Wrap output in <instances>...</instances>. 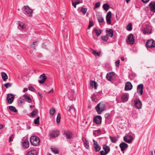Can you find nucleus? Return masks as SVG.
Masks as SVG:
<instances>
[{
  "instance_id": "nucleus-13",
  "label": "nucleus",
  "mask_w": 155,
  "mask_h": 155,
  "mask_svg": "<svg viewBox=\"0 0 155 155\" xmlns=\"http://www.w3.org/2000/svg\"><path fill=\"white\" fill-rule=\"evenodd\" d=\"M119 147L120 148L121 150L123 152L128 147V145L125 142H122L120 144Z\"/></svg>"
},
{
  "instance_id": "nucleus-51",
  "label": "nucleus",
  "mask_w": 155,
  "mask_h": 155,
  "mask_svg": "<svg viewBox=\"0 0 155 155\" xmlns=\"http://www.w3.org/2000/svg\"><path fill=\"white\" fill-rule=\"evenodd\" d=\"M91 99L92 101H95V97L94 94H93L92 95H91Z\"/></svg>"
},
{
  "instance_id": "nucleus-2",
  "label": "nucleus",
  "mask_w": 155,
  "mask_h": 155,
  "mask_svg": "<svg viewBox=\"0 0 155 155\" xmlns=\"http://www.w3.org/2000/svg\"><path fill=\"white\" fill-rule=\"evenodd\" d=\"M30 141L31 143L34 146L38 145L40 142L39 138L35 136H31L30 138Z\"/></svg>"
},
{
  "instance_id": "nucleus-4",
  "label": "nucleus",
  "mask_w": 155,
  "mask_h": 155,
  "mask_svg": "<svg viewBox=\"0 0 155 155\" xmlns=\"http://www.w3.org/2000/svg\"><path fill=\"white\" fill-rule=\"evenodd\" d=\"M23 8H24L25 11L26 12V14L29 17H31L33 13L32 10L28 6H24Z\"/></svg>"
},
{
  "instance_id": "nucleus-27",
  "label": "nucleus",
  "mask_w": 155,
  "mask_h": 155,
  "mask_svg": "<svg viewBox=\"0 0 155 155\" xmlns=\"http://www.w3.org/2000/svg\"><path fill=\"white\" fill-rule=\"evenodd\" d=\"M22 146L23 147L25 148H27L29 147V143L28 141L27 140H25L22 143Z\"/></svg>"
},
{
  "instance_id": "nucleus-5",
  "label": "nucleus",
  "mask_w": 155,
  "mask_h": 155,
  "mask_svg": "<svg viewBox=\"0 0 155 155\" xmlns=\"http://www.w3.org/2000/svg\"><path fill=\"white\" fill-rule=\"evenodd\" d=\"M93 122L97 124H100L102 122V117L101 116H97L94 117Z\"/></svg>"
},
{
  "instance_id": "nucleus-43",
  "label": "nucleus",
  "mask_w": 155,
  "mask_h": 155,
  "mask_svg": "<svg viewBox=\"0 0 155 155\" xmlns=\"http://www.w3.org/2000/svg\"><path fill=\"white\" fill-rule=\"evenodd\" d=\"M98 21L99 23H102L104 21V19L103 17H99L98 18Z\"/></svg>"
},
{
  "instance_id": "nucleus-36",
  "label": "nucleus",
  "mask_w": 155,
  "mask_h": 155,
  "mask_svg": "<svg viewBox=\"0 0 155 155\" xmlns=\"http://www.w3.org/2000/svg\"><path fill=\"white\" fill-rule=\"evenodd\" d=\"M104 9L106 11H107L109 9V6L107 4H104L103 6Z\"/></svg>"
},
{
  "instance_id": "nucleus-26",
  "label": "nucleus",
  "mask_w": 155,
  "mask_h": 155,
  "mask_svg": "<svg viewBox=\"0 0 155 155\" xmlns=\"http://www.w3.org/2000/svg\"><path fill=\"white\" fill-rule=\"evenodd\" d=\"M90 85L92 87H94L95 89H97V84L96 82L94 81H91Z\"/></svg>"
},
{
  "instance_id": "nucleus-37",
  "label": "nucleus",
  "mask_w": 155,
  "mask_h": 155,
  "mask_svg": "<svg viewBox=\"0 0 155 155\" xmlns=\"http://www.w3.org/2000/svg\"><path fill=\"white\" fill-rule=\"evenodd\" d=\"M127 29L128 31H131L132 29V25L131 23H129L127 27Z\"/></svg>"
},
{
  "instance_id": "nucleus-16",
  "label": "nucleus",
  "mask_w": 155,
  "mask_h": 155,
  "mask_svg": "<svg viewBox=\"0 0 155 155\" xmlns=\"http://www.w3.org/2000/svg\"><path fill=\"white\" fill-rule=\"evenodd\" d=\"M68 114L69 113L72 115L73 114H75V110L73 105H71L69 107V109L68 110Z\"/></svg>"
},
{
  "instance_id": "nucleus-23",
  "label": "nucleus",
  "mask_w": 155,
  "mask_h": 155,
  "mask_svg": "<svg viewBox=\"0 0 155 155\" xmlns=\"http://www.w3.org/2000/svg\"><path fill=\"white\" fill-rule=\"evenodd\" d=\"M38 113V110L37 109H35L31 113V117L34 118L36 117Z\"/></svg>"
},
{
  "instance_id": "nucleus-11",
  "label": "nucleus",
  "mask_w": 155,
  "mask_h": 155,
  "mask_svg": "<svg viewBox=\"0 0 155 155\" xmlns=\"http://www.w3.org/2000/svg\"><path fill=\"white\" fill-rule=\"evenodd\" d=\"M6 99L8 101V103L12 104L14 99L13 95L12 94H8L7 95Z\"/></svg>"
},
{
  "instance_id": "nucleus-48",
  "label": "nucleus",
  "mask_w": 155,
  "mask_h": 155,
  "mask_svg": "<svg viewBox=\"0 0 155 155\" xmlns=\"http://www.w3.org/2000/svg\"><path fill=\"white\" fill-rule=\"evenodd\" d=\"M29 90L33 92H34L35 91V89L33 88L32 87L30 86L28 87Z\"/></svg>"
},
{
  "instance_id": "nucleus-53",
  "label": "nucleus",
  "mask_w": 155,
  "mask_h": 155,
  "mask_svg": "<svg viewBox=\"0 0 155 155\" xmlns=\"http://www.w3.org/2000/svg\"><path fill=\"white\" fill-rule=\"evenodd\" d=\"M143 32L144 35H146V34L149 33V32L147 31L145 28L144 29V30L143 31Z\"/></svg>"
},
{
  "instance_id": "nucleus-18",
  "label": "nucleus",
  "mask_w": 155,
  "mask_h": 155,
  "mask_svg": "<svg viewBox=\"0 0 155 155\" xmlns=\"http://www.w3.org/2000/svg\"><path fill=\"white\" fill-rule=\"evenodd\" d=\"M59 135V132L58 130L52 131L50 133V135L52 137H55L58 136Z\"/></svg>"
},
{
  "instance_id": "nucleus-32",
  "label": "nucleus",
  "mask_w": 155,
  "mask_h": 155,
  "mask_svg": "<svg viewBox=\"0 0 155 155\" xmlns=\"http://www.w3.org/2000/svg\"><path fill=\"white\" fill-rule=\"evenodd\" d=\"M9 110L11 111H13L15 113L17 112V110L15 107L13 106H10L9 107Z\"/></svg>"
},
{
  "instance_id": "nucleus-44",
  "label": "nucleus",
  "mask_w": 155,
  "mask_h": 155,
  "mask_svg": "<svg viewBox=\"0 0 155 155\" xmlns=\"http://www.w3.org/2000/svg\"><path fill=\"white\" fill-rule=\"evenodd\" d=\"M12 84L9 83H7L5 84V87L6 88H8L10 87L12 85Z\"/></svg>"
},
{
  "instance_id": "nucleus-6",
  "label": "nucleus",
  "mask_w": 155,
  "mask_h": 155,
  "mask_svg": "<svg viewBox=\"0 0 155 155\" xmlns=\"http://www.w3.org/2000/svg\"><path fill=\"white\" fill-rule=\"evenodd\" d=\"M134 105L137 109H141L142 107V103L140 100L135 99L134 101Z\"/></svg>"
},
{
  "instance_id": "nucleus-30",
  "label": "nucleus",
  "mask_w": 155,
  "mask_h": 155,
  "mask_svg": "<svg viewBox=\"0 0 155 155\" xmlns=\"http://www.w3.org/2000/svg\"><path fill=\"white\" fill-rule=\"evenodd\" d=\"M23 97L25 98V100L27 102H28L29 103H30L32 102L31 99L29 96L25 94H24L23 95Z\"/></svg>"
},
{
  "instance_id": "nucleus-56",
  "label": "nucleus",
  "mask_w": 155,
  "mask_h": 155,
  "mask_svg": "<svg viewBox=\"0 0 155 155\" xmlns=\"http://www.w3.org/2000/svg\"><path fill=\"white\" fill-rule=\"evenodd\" d=\"M38 94L40 96L41 99H42L43 97V95L42 94H40L39 92H38Z\"/></svg>"
},
{
  "instance_id": "nucleus-3",
  "label": "nucleus",
  "mask_w": 155,
  "mask_h": 155,
  "mask_svg": "<svg viewBox=\"0 0 155 155\" xmlns=\"http://www.w3.org/2000/svg\"><path fill=\"white\" fill-rule=\"evenodd\" d=\"M146 46L147 48H153L155 47V41L153 39H149L146 42Z\"/></svg>"
},
{
  "instance_id": "nucleus-46",
  "label": "nucleus",
  "mask_w": 155,
  "mask_h": 155,
  "mask_svg": "<svg viewBox=\"0 0 155 155\" xmlns=\"http://www.w3.org/2000/svg\"><path fill=\"white\" fill-rule=\"evenodd\" d=\"M51 151L53 152L54 154H58V151L55 149H53L52 148H51Z\"/></svg>"
},
{
  "instance_id": "nucleus-15",
  "label": "nucleus",
  "mask_w": 155,
  "mask_h": 155,
  "mask_svg": "<svg viewBox=\"0 0 155 155\" xmlns=\"http://www.w3.org/2000/svg\"><path fill=\"white\" fill-rule=\"evenodd\" d=\"M47 78V77L46 76L45 74H43L40 75L39 77V78L41 79V80L39 81V82L41 84H42L44 83L46 80Z\"/></svg>"
},
{
  "instance_id": "nucleus-28",
  "label": "nucleus",
  "mask_w": 155,
  "mask_h": 155,
  "mask_svg": "<svg viewBox=\"0 0 155 155\" xmlns=\"http://www.w3.org/2000/svg\"><path fill=\"white\" fill-rule=\"evenodd\" d=\"M130 137L131 136H125L124 137V140L127 143H130L132 141V139L130 138Z\"/></svg>"
},
{
  "instance_id": "nucleus-42",
  "label": "nucleus",
  "mask_w": 155,
  "mask_h": 155,
  "mask_svg": "<svg viewBox=\"0 0 155 155\" xmlns=\"http://www.w3.org/2000/svg\"><path fill=\"white\" fill-rule=\"evenodd\" d=\"M111 12L110 11L108 12L107 13L106 18H111Z\"/></svg>"
},
{
  "instance_id": "nucleus-24",
  "label": "nucleus",
  "mask_w": 155,
  "mask_h": 155,
  "mask_svg": "<svg viewBox=\"0 0 155 155\" xmlns=\"http://www.w3.org/2000/svg\"><path fill=\"white\" fill-rule=\"evenodd\" d=\"M103 148L105 152H106L105 154H107L110 150V147L106 145H103Z\"/></svg>"
},
{
  "instance_id": "nucleus-45",
  "label": "nucleus",
  "mask_w": 155,
  "mask_h": 155,
  "mask_svg": "<svg viewBox=\"0 0 155 155\" xmlns=\"http://www.w3.org/2000/svg\"><path fill=\"white\" fill-rule=\"evenodd\" d=\"M111 18H106L107 23V24L110 25L111 24Z\"/></svg>"
},
{
  "instance_id": "nucleus-60",
  "label": "nucleus",
  "mask_w": 155,
  "mask_h": 155,
  "mask_svg": "<svg viewBox=\"0 0 155 155\" xmlns=\"http://www.w3.org/2000/svg\"><path fill=\"white\" fill-rule=\"evenodd\" d=\"M142 1L143 3H145L148 2L149 0H142Z\"/></svg>"
},
{
  "instance_id": "nucleus-35",
  "label": "nucleus",
  "mask_w": 155,
  "mask_h": 155,
  "mask_svg": "<svg viewBox=\"0 0 155 155\" xmlns=\"http://www.w3.org/2000/svg\"><path fill=\"white\" fill-rule=\"evenodd\" d=\"M93 54L95 56H99L101 54V52H97L95 50H93L92 51Z\"/></svg>"
},
{
  "instance_id": "nucleus-39",
  "label": "nucleus",
  "mask_w": 155,
  "mask_h": 155,
  "mask_svg": "<svg viewBox=\"0 0 155 155\" xmlns=\"http://www.w3.org/2000/svg\"><path fill=\"white\" fill-rule=\"evenodd\" d=\"M40 117H38L35 119L34 120V123L36 124H38L39 123V119Z\"/></svg>"
},
{
  "instance_id": "nucleus-9",
  "label": "nucleus",
  "mask_w": 155,
  "mask_h": 155,
  "mask_svg": "<svg viewBox=\"0 0 155 155\" xmlns=\"http://www.w3.org/2000/svg\"><path fill=\"white\" fill-rule=\"evenodd\" d=\"M127 41V43H129L130 44H132L134 43V37L132 34H131L129 35Z\"/></svg>"
},
{
  "instance_id": "nucleus-63",
  "label": "nucleus",
  "mask_w": 155,
  "mask_h": 155,
  "mask_svg": "<svg viewBox=\"0 0 155 155\" xmlns=\"http://www.w3.org/2000/svg\"><path fill=\"white\" fill-rule=\"evenodd\" d=\"M28 91V89L27 88H25L23 89V92H25Z\"/></svg>"
},
{
  "instance_id": "nucleus-52",
  "label": "nucleus",
  "mask_w": 155,
  "mask_h": 155,
  "mask_svg": "<svg viewBox=\"0 0 155 155\" xmlns=\"http://www.w3.org/2000/svg\"><path fill=\"white\" fill-rule=\"evenodd\" d=\"M110 116V114L109 113H107L105 114V117L106 119H108L109 118Z\"/></svg>"
},
{
  "instance_id": "nucleus-12",
  "label": "nucleus",
  "mask_w": 155,
  "mask_h": 155,
  "mask_svg": "<svg viewBox=\"0 0 155 155\" xmlns=\"http://www.w3.org/2000/svg\"><path fill=\"white\" fill-rule=\"evenodd\" d=\"M18 28L21 31H22L26 28V25L23 22L21 21H18Z\"/></svg>"
},
{
  "instance_id": "nucleus-38",
  "label": "nucleus",
  "mask_w": 155,
  "mask_h": 155,
  "mask_svg": "<svg viewBox=\"0 0 155 155\" xmlns=\"http://www.w3.org/2000/svg\"><path fill=\"white\" fill-rule=\"evenodd\" d=\"M80 11L82 12L84 15H85L87 11V9L82 7L81 8Z\"/></svg>"
},
{
  "instance_id": "nucleus-21",
  "label": "nucleus",
  "mask_w": 155,
  "mask_h": 155,
  "mask_svg": "<svg viewBox=\"0 0 155 155\" xmlns=\"http://www.w3.org/2000/svg\"><path fill=\"white\" fill-rule=\"evenodd\" d=\"M152 11L155 12V2H151L149 5Z\"/></svg>"
},
{
  "instance_id": "nucleus-49",
  "label": "nucleus",
  "mask_w": 155,
  "mask_h": 155,
  "mask_svg": "<svg viewBox=\"0 0 155 155\" xmlns=\"http://www.w3.org/2000/svg\"><path fill=\"white\" fill-rule=\"evenodd\" d=\"M100 5V3L99 2H97L95 4V8H97L99 7Z\"/></svg>"
},
{
  "instance_id": "nucleus-31",
  "label": "nucleus",
  "mask_w": 155,
  "mask_h": 155,
  "mask_svg": "<svg viewBox=\"0 0 155 155\" xmlns=\"http://www.w3.org/2000/svg\"><path fill=\"white\" fill-rule=\"evenodd\" d=\"M2 77L4 81H6L8 79V76L7 74L5 72H2Z\"/></svg>"
},
{
  "instance_id": "nucleus-1",
  "label": "nucleus",
  "mask_w": 155,
  "mask_h": 155,
  "mask_svg": "<svg viewBox=\"0 0 155 155\" xmlns=\"http://www.w3.org/2000/svg\"><path fill=\"white\" fill-rule=\"evenodd\" d=\"M106 105L103 102L98 104L95 107L96 110L98 114H101L106 109Z\"/></svg>"
},
{
  "instance_id": "nucleus-8",
  "label": "nucleus",
  "mask_w": 155,
  "mask_h": 155,
  "mask_svg": "<svg viewBox=\"0 0 155 155\" xmlns=\"http://www.w3.org/2000/svg\"><path fill=\"white\" fill-rule=\"evenodd\" d=\"M64 134L66 135L67 139L72 138L73 134L72 132L70 130H65L63 131Z\"/></svg>"
},
{
  "instance_id": "nucleus-7",
  "label": "nucleus",
  "mask_w": 155,
  "mask_h": 155,
  "mask_svg": "<svg viewBox=\"0 0 155 155\" xmlns=\"http://www.w3.org/2000/svg\"><path fill=\"white\" fill-rule=\"evenodd\" d=\"M115 74L113 72H110L108 73L106 76L107 80L109 81H112L114 78Z\"/></svg>"
},
{
  "instance_id": "nucleus-17",
  "label": "nucleus",
  "mask_w": 155,
  "mask_h": 155,
  "mask_svg": "<svg viewBox=\"0 0 155 155\" xmlns=\"http://www.w3.org/2000/svg\"><path fill=\"white\" fill-rule=\"evenodd\" d=\"M93 141L94 142V146L95 150V151H99L101 149V147L97 144V142L95 141L94 139H93Z\"/></svg>"
},
{
  "instance_id": "nucleus-19",
  "label": "nucleus",
  "mask_w": 155,
  "mask_h": 155,
  "mask_svg": "<svg viewBox=\"0 0 155 155\" xmlns=\"http://www.w3.org/2000/svg\"><path fill=\"white\" fill-rule=\"evenodd\" d=\"M107 35L111 38H112L113 36L114 31L111 29L107 28L106 30Z\"/></svg>"
},
{
  "instance_id": "nucleus-54",
  "label": "nucleus",
  "mask_w": 155,
  "mask_h": 155,
  "mask_svg": "<svg viewBox=\"0 0 155 155\" xmlns=\"http://www.w3.org/2000/svg\"><path fill=\"white\" fill-rule=\"evenodd\" d=\"M100 153L101 155H106L107 154H105L106 152L103 150L101 151L100 152Z\"/></svg>"
},
{
  "instance_id": "nucleus-64",
  "label": "nucleus",
  "mask_w": 155,
  "mask_h": 155,
  "mask_svg": "<svg viewBox=\"0 0 155 155\" xmlns=\"http://www.w3.org/2000/svg\"><path fill=\"white\" fill-rule=\"evenodd\" d=\"M120 59L121 61H124V58L121 57L120 58Z\"/></svg>"
},
{
  "instance_id": "nucleus-20",
  "label": "nucleus",
  "mask_w": 155,
  "mask_h": 155,
  "mask_svg": "<svg viewBox=\"0 0 155 155\" xmlns=\"http://www.w3.org/2000/svg\"><path fill=\"white\" fill-rule=\"evenodd\" d=\"M82 141L84 142V145L85 147L88 149L89 148V144L88 140H86L84 137H83L82 138Z\"/></svg>"
},
{
  "instance_id": "nucleus-59",
  "label": "nucleus",
  "mask_w": 155,
  "mask_h": 155,
  "mask_svg": "<svg viewBox=\"0 0 155 155\" xmlns=\"http://www.w3.org/2000/svg\"><path fill=\"white\" fill-rule=\"evenodd\" d=\"M72 5L74 6V7L75 8H76V6L77 5H76V4H74V2L73 1H72Z\"/></svg>"
},
{
  "instance_id": "nucleus-47",
  "label": "nucleus",
  "mask_w": 155,
  "mask_h": 155,
  "mask_svg": "<svg viewBox=\"0 0 155 155\" xmlns=\"http://www.w3.org/2000/svg\"><path fill=\"white\" fill-rule=\"evenodd\" d=\"M93 25V21H91V20L89 21V24L88 26V28H90Z\"/></svg>"
},
{
  "instance_id": "nucleus-14",
  "label": "nucleus",
  "mask_w": 155,
  "mask_h": 155,
  "mask_svg": "<svg viewBox=\"0 0 155 155\" xmlns=\"http://www.w3.org/2000/svg\"><path fill=\"white\" fill-rule=\"evenodd\" d=\"M132 87V85L130 82L128 81L126 83L124 88L126 91L130 90Z\"/></svg>"
},
{
  "instance_id": "nucleus-10",
  "label": "nucleus",
  "mask_w": 155,
  "mask_h": 155,
  "mask_svg": "<svg viewBox=\"0 0 155 155\" xmlns=\"http://www.w3.org/2000/svg\"><path fill=\"white\" fill-rule=\"evenodd\" d=\"M143 84H140L138 85L137 87V92L140 95L143 94Z\"/></svg>"
},
{
  "instance_id": "nucleus-41",
  "label": "nucleus",
  "mask_w": 155,
  "mask_h": 155,
  "mask_svg": "<svg viewBox=\"0 0 155 155\" xmlns=\"http://www.w3.org/2000/svg\"><path fill=\"white\" fill-rule=\"evenodd\" d=\"M61 119V115L59 113H58V114L57 117L56 121L58 123H59Z\"/></svg>"
},
{
  "instance_id": "nucleus-55",
  "label": "nucleus",
  "mask_w": 155,
  "mask_h": 155,
  "mask_svg": "<svg viewBox=\"0 0 155 155\" xmlns=\"http://www.w3.org/2000/svg\"><path fill=\"white\" fill-rule=\"evenodd\" d=\"M37 41H35L34 42L32 45H31V46L32 47L35 48L34 45L36 44L37 43Z\"/></svg>"
},
{
  "instance_id": "nucleus-62",
  "label": "nucleus",
  "mask_w": 155,
  "mask_h": 155,
  "mask_svg": "<svg viewBox=\"0 0 155 155\" xmlns=\"http://www.w3.org/2000/svg\"><path fill=\"white\" fill-rule=\"evenodd\" d=\"M54 92V89L53 88H52L50 91H48L47 93H49L51 92Z\"/></svg>"
},
{
  "instance_id": "nucleus-58",
  "label": "nucleus",
  "mask_w": 155,
  "mask_h": 155,
  "mask_svg": "<svg viewBox=\"0 0 155 155\" xmlns=\"http://www.w3.org/2000/svg\"><path fill=\"white\" fill-rule=\"evenodd\" d=\"M74 4H75L76 5H77L78 4H79L80 3V1H75L74 2Z\"/></svg>"
},
{
  "instance_id": "nucleus-25",
  "label": "nucleus",
  "mask_w": 155,
  "mask_h": 155,
  "mask_svg": "<svg viewBox=\"0 0 155 155\" xmlns=\"http://www.w3.org/2000/svg\"><path fill=\"white\" fill-rule=\"evenodd\" d=\"M26 155H38L36 150H33L28 152Z\"/></svg>"
},
{
  "instance_id": "nucleus-22",
  "label": "nucleus",
  "mask_w": 155,
  "mask_h": 155,
  "mask_svg": "<svg viewBox=\"0 0 155 155\" xmlns=\"http://www.w3.org/2000/svg\"><path fill=\"white\" fill-rule=\"evenodd\" d=\"M128 99V94H123L121 97V100L122 102H125L127 101Z\"/></svg>"
},
{
  "instance_id": "nucleus-50",
  "label": "nucleus",
  "mask_w": 155,
  "mask_h": 155,
  "mask_svg": "<svg viewBox=\"0 0 155 155\" xmlns=\"http://www.w3.org/2000/svg\"><path fill=\"white\" fill-rule=\"evenodd\" d=\"M120 63V61L118 60L115 62V65L116 67H118L119 66V64Z\"/></svg>"
},
{
  "instance_id": "nucleus-61",
  "label": "nucleus",
  "mask_w": 155,
  "mask_h": 155,
  "mask_svg": "<svg viewBox=\"0 0 155 155\" xmlns=\"http://www.w3.org/2000/svg\"><path fill=\"white\" fill-rule=\"evenodd\" d=\"M13 140L12 138V136H10L9 138V142H11Z\"/></svg>"
},
{
  "instance_id": "nucleus-34",
  "label": "nucleus",
  "mask_w": 155,
  "mask_h": 155,
  "mask_svg": "<svg viewBox=\"0 0 155 155\" xmlns=\"http://www.w3.org/2000/svg\"><path fill=\"white\" fill-rule=\"evenodd\" d=\"M109 138L110 139L111 141L113 143H116L117 140V139L115 137H112L111 136H110Z\"/></svg>"
},
{
  "instance_id": "nucleus-29",
  "label": "nucleus",
  "mask_w": 155,
  "mask_h": 155,
  "mask_svg": "<svg viewBox=\"0 0 155 155\" xmlns=\"http://www.w3.org/2000/svg\"><path fill=\"white\" fill-rule=\"evenodd\" d=\"M93 31L95 32L96 35L98 36L100 35L102 32V30L101 29H98L96 28H94V29Z\"/></svg>"
},
{
  "instance_id": "nucleus-33",
  "label": "nucleus",
  "mask_w": 155,
  "mask_h": 155,
  "mask_svg": "<svg viewBox=\"0 0 155 155\" xmlns=\"http://www.w3.org/2000/svg\"><path fill=\"white\" fill-rule=\"evenodd\" d=\"M55 112V109L54 108L50 109L49 110V114L51 116H52Z\"/></svg>"
},
{
  "instance_id": "nucleus-57",
  "label": "nucleus",
  "mask_w": 155,
  "mask_h": 155,
  "mask_svg": "<svg viewBox=\"0 0 155 155\" xmlns=\"http://www.w3.org/2000/svg\"><path fill=\"white\" fill-rule=\"evenodd\" d=\"M95 132H97L98 134H100L101 133V130L100 129H99L95 130Z\"/></svg>"
},
{
  "instance_id": "nucleus-40",
  "label": "nucleus",
  "mask_w": 155,
  "mask_h": 155,
  "mask_svg": "<svg viewBox=\"0 0 155 155\" xmlns=\"http://www.w3.org/2000/svg\"><path fill=\"white\" fill-rule=\"evenodd\" d=\"M102 39L104 41H107L108 39V36L106 35L101 37Z\"/></svg>"
}]
</instances>
